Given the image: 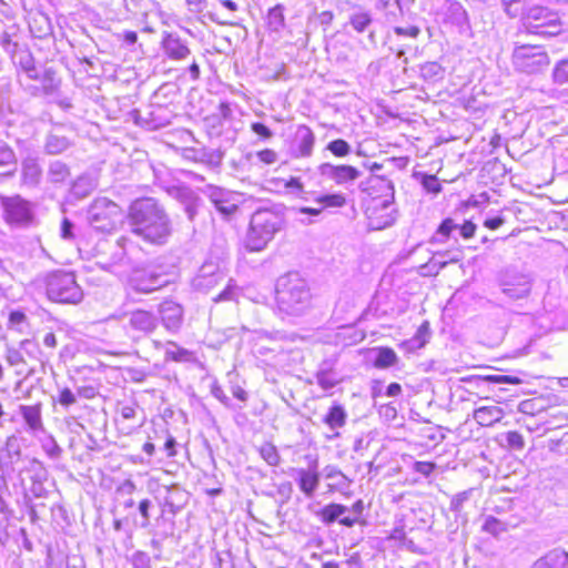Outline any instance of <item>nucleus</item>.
<instances>
[{"instance_id": "1", "label": "nucleus", "mask_w": 568, "mask_h": 568, "mask_svg": "<svg viewBox=\"0 0 568 568\" xmlns=\"http://www.w3.org/2000/svg\"><path fill=\"white\" fill-rule=\"evenodd\" d=\"M275 298L281 313L300 316L310 307L312 294L300 273L288 272L277 278Z\"/></svg>"}, {"instance_id": "2", "label": "nucleus", "mask_w": 568, "mask_h": 568, "mask_svg": "<svg viewBox=\"0 0 568 568\" xmlns=\"http://www.w3.org/2000/svg\"><path fill=\"white\" fill-rule=\"evenodd\" d=\"M47 297L58 304H79L84 296L74 272L57 270L44 278Z\"/></svg>"}, {"instance_id": "3", "label": "nucleus", "mask_w": 568, "mask_h": 568, "mask_svg": "<svg viewBox=\"0 0 568 568\" xmlns=\"http://www.w3.org/2000/svg\"><path fill=\"white\" fill-rule=\"evenodd\" d=\"M524 12L519 14L523 27L530 34L554 37L561 32L562 23L558 12L531 1L524 6Z\"/></svg>"}, {"instance_id": "4", "label": "nucleus", "mask_w": 568, "mask_h": 568, "mask_svg": "<svg viewBox=\"0 0 568 568\" xmlns=\"http://www.w3.org/2000/svg\"><path fill=\"white\" fill-rule=\"evenodd\" d=\"M281 219L270 210L256 209L251 215V252L263 250L278 230Z\"/></svg>"}, {"instance_id": "5", "label": "nucleus", "mask_w": 568, "mask_h": 568, "mask_svg": "<svg viewBox=\"0 0 568 568\" xmlns=\"http://www.w3.org/2000/svg\"><path fill=\"white\" fill-rule=\"evenodd\" d=\"M513 63L517 71L534 74L546 69L550 59L540 45L516 44L513 51Z\"/></svg>"}, {"instance_id": "6", "label": "nucleus", "mask_w": 568, "mask_h": 568, "mask_svg": "<svg viewBox=\"0 0 568 568\" xmlns=\"http://www.w3.org/2000/svg\"><path fill=\"white\" fill-rule=\"evenodd\" d=\"M121 215V207L113 201L102 199L95 201L90 210V220L95 229L102 232L112 231Z\"/></svg>"}, {"instance_id": "7", "label": "nucleus", "mask_w": 568, "mask_h": 568, "mask_svg": "<svg viewBox=\"0 0 568 568\" xmlns=\"http://www.w3.org/2000/svg\"><path fill=\"white\" fill-rule=\"evenodd\" d=\"M158 207L159 203L150 197L138 199L130 205L128 217L134 234L140 236L142 229L154 221Z\"/></svg>"}, {"instance_id": "8", "label": "nucleus", "mask_w": 568, "mask_h": 568, "mask_svg": "<svg viewBox=\"0 0 568 568\" xmlns=\"http://www.w3.org/2000/svg\"><path fill=\"white\" fill-rule=\"evenodd\" d=\"M158 207L159 203L150 197L138 199L130 205L128 217L134 234L140 236L142 229L154 221Z\"/></svg>"}, {"instance_id": "9", "label": "nucleus", "mask_w": 568, "mask_h": 568, "mask_svg": "<svg viewBox=\"0 0 568 568\" xmlns=\"http://www.w3.org/2000/svg\"><path fill=\"white\" fill-rule=\"evenodd\" d=\"M501 293L509 300H521L531 291L530 277L515 270H506L499 277Z\"/></svg>"}, {"instance_id": "10", "label": "nucleus", "mask_w": 568, "mask_h": 568, "mask_svg": "<svg viewBox=\"0 0 568 568\" xmlns=\"http://www.w3.org/2000/svg\"><path fill=\"white\" fill-rule=\"evenodd\" d=\"M1 205L3 207V217L8 224L23 225L31 222L30 204L20 195L2 197Z\"/></svg>"}, {"instance_id": "11", "label": "nucleus", "mask_w": 568, "mask_h": 568, "mask_svg": "<svg viewBox=\"0 0 568 568\" xmlns=\"http://www.w3.org/2000/svg\"><path fill=\"white\" fill-rule=\"evenodd\" d=\"M278 343L271 338L267 334L260 331L251 329V353L255 356H264L263 363L270 366H276L278 364Z\"/></svg>"}, {"instance_id": "12", "label": "nucleus", "mask_w": 568, "mask_h": 568, "mask_svg": "<svg viewBox=\"0 0 568 568\" xmlns=\"http://www.w3.org/2000/svg\"><path fill=\"white\" fill-rule=\"evenodd\" d=\"M129 286L132 291L149 294L164 286L161 274L152 267H139L133 270L129 277Z\"/></svg>"}, {"instance_id": "13", "label": "nucleus", "mask_w": 568, "mask_h": 568, "mask_svg": "<svg viewBox=\"0 0 568 568\" xmlns=\"http://www.w3.org/2000/svg\"><path fill=\"white\" fill-rule=\"evenodd\" d=\"M153 219L154 221L151 224L145 225L144 229H142V234L140 236L152 244H163L171 235V226L168 215L160 205L153 215Z\"/></svg>"}, {"instance_id": "14", "label": "nucleus", "mask_w": 568, "mask_h": 568, "mask_svg": "<svg viewBox=\"0 0 568 568\" xmlns=\"http://www.w3.org/2000/svg\"><path fill=\"white\" fill-rule=\"evenodd\" d=\"M443 23L445 27L456 29L459 33L470 30L469 18L460 2L455 0L446 1L443 11Z\"/></svg>"}, {"instance_id": "15", "label": "nucleus", "mask_w": 568, "mask_h": 568, "mask_svg": "<svg viewBox=\"0 0 568 568\" xmlns=\"http://www.w3.org/2000/svg\"><path fill=\"white\" fill-rule=\"evenodd\" d=\"M317 170L321 176L334 181L337 185H346L361 176V171L355 166L346 164L334 165L325 162L322 163Z\"/></svg>"}, {"instance_id": "16", "label": "nucleus", "mask_w": 568, "mask_h": 568, "mask_svg": "<svg viewBox=\"0 0 568 568\" xmlns=\"http://www.w3.org/2000/svg\"><path fill=\"white\" fill-rule=\"evenodd\" d=\"M348 24L356 33L367 32V40L369 44L376 45L377 39L374 30V19L369 11L361 8L354 10L348 18Z\"/></svg>"}, {"instance_id": "17", "label": "nucleus", "mask_w": 568, "mask_h": 568, "mask_svg": "<svg viewBox=\"0 0 568 568\" xmlns=\"http://www.w3.org/2000/svg\"><path fill=\"white\" fill-rule=\"evenodd\" d=\"M23 353L11 351L7 355V361L11 366L26 365L28 362H40L42 353L37 342L32 339H23L20 343Z\"/></svg>"}, {"instance_id": "18", "label": "nucleus", "mask_w": 568, "mask_h": 568, "mask_svg": "<svg viewBox=\"0 0 568 568\" xmlns=\"http://www.w3.org/2000/svg\"><path fill=\"white\" fill-rule=\"evenodd\" d=\"M292 476L296 480L301 491L306 497H313L318 485L320 474L317 471V463L315 462L313 467L308 469L304 468H292Z\"/></svg>"}, {"instance_id": "19", "label": "nucleus", "mask_w": 568, "mask_h": 568, "mask_svg": "<svg viewBox=\"0 0 568 568\" xmlns=\"http://www.w3.org/2000/svg\"><path fill=\"white\" fill-rule=\"evenodd\" d=\"M160 318L169 331H175L181 327L183 322V310L181 305L173 301H164L160 305Z\"/></svg>"}, {"instance_id": "20", "label": "nucleus", "mask_w": 568, "mask_h": 568, "mask_svg": "<svg viewBox=\"0 0 568 568\" xmlns=\"http://www.w3.org/2000/svg\"><path fill=\"white\" fill-rule=\"evenodd\" d=\"M161 45L166 57L171 60H184L191 53L189 47L182 41V39L173 33H165Z\"/></svg>"}, {"instance_id": "21", "label": "nucleus", "mask_w": 568, "mask_h": 568, "mask_svg": "<svg viewBox=\"0 0 568 568\" xmlns=\"http://www.w3.org/2000/svg\"><path fill=\"white\" fill-rule=\"evenodd\" d=\"M315 143V135L313 131L306 125H300L296 131L295 138V156L308 158L313 152Z\"/></svg>"}, {"instance_id": "22", "label": "nucleus", "mask_w": 568, "mask_h": 568, "mask_svg": "<svg viewBox=\"0 0 568 568\" xmlns=\"http://www.w3.org/2000/svg\"><path fill=\"white\" fill-rule=\"evenodd\" d=\"M347 413L341 404H333L327 413L323 417V423L334 432L333 435L327 436L328 439H334L339 436L337 429L342 428L346 424Z\"/></svg>"}, {"instance_id": "23", "label": "nucleus", "mask_w": 568, "mask_h": 568, "mask_svg": "<svg viewBox=\"0 0 568 568\" xmlns=\"http://www.w3.org/2000/svg\"><path fill=\"white\" fill-rule=\"evenodd\" d=\"M462 253L460 251L456 252H444V253H436L434 256L422 266V270H428L426 274H430L434 272V274H437L440 270H443L448 263H457L462 260Z\"/></svg>"}, {"instance_id": "24", "label": "nucleus", "mask_w": 568, "mask_h": 568, "mask_svg": "<svg viewBox=\"0 0 568 568\" xmlns=\"http://www.w3.org/2000/svg\"><path fill=\"white\" fill-rule=\"evenodd\" d=\"M531 568H568V554L562 550H551L535 561Z\"/></svg>"}, {"instance_id": "25", "label": "nucleus", "mask_w": 568, "mask_h": 568, "mask_svg": "<svg viewBox=\"0 0 568 568\" xmlns=\"http://www.w3.org/2000/svg\"><path fill=\"white\" fill-rule=\"evenodd\" d=\"M130 325L136 331L151 332L155 328V318L149 311L136 310L130 315Z\"/></svg>"}, {"instance_id": "26", "label": "nucleus", "mask_w": 568, "mask_h": 568, "mask_svg": "<svg viewBox=\"0 0 568 568\" xmlns=\"http://www.w3.org/2000/svg\"><path fill=\"white\" fill-rule=\"evenodd\" d=\"M473 417L480 426H491L501 419L503 410L497 406H483L474 410Z\"/></svg>"}, {"instance_id": "27", "label": "nucleus", "mask_w": 568, "mask_h": 568, "mask_svg": "<svg viewBox=\"0 0 568 568\" xmlns=\"http://www.w3.org/2000/svg\"><path fill=\"white\" fill-rule=\"evenodd\" d=\"M458 224L450 217H447L442 221L438 225L437 231L430 239V243H445L449 239H455V234L457 233Z\"/></svg>"}, {"instance_id": "28", "label": "nucleus", "mask_w": 568, "mask_h": 568, "mask_svg": "<svg viewBox=\"0 0 568 568\" xmlns=\"http://www.w3.org/2000/svg\"><path fill=\"white\" fill-rule=\"evenodd\" d=\"M348 511V507L342 504L331 503L324 506L317 516L325 525H332L335 521L339 523L341 516Z\"/></svg>"}, {"instance_id": "29", "label": "nucleus", "mask_w": 568, "mask_h": 568, "mask_svg": "<svg viewBox=\"0 0 568 568\" xmlns=\"http://www.w3.org/2000/svg\"><path fill=\"white\" fill-rule=\"evenodd\" d=\"M375 352V358L373 364L376 368H388L396 365L398 357L394 349L389 347H378L373 349Z\"/></svg>"}, {"instance_id": "30", "label": "nucleus", "mask_w": 568, "mask_h": 568, "mask_svg": "<svg viewBox=\"0 0 568 568\" xmlns=\"http://www.w3.org/2000/svg\"><path fill=\"white\" fill-rule=\"evenodd\" d=\"M21 415L26 423L32 428L38 429L42 426L41 422V404L24 405L20 407Z\"/></svg>"}, {"instance_id": "31", "label": "nucleus", "mask_w": 568, "mask_h": 568, "mask_svg": "<svg viewBox=\"0 0 568 568\" xmlns=\"http://www.w3.org/2000/svg\"><path fill=\"white\" fill-rule=\"evenodd\" d=\"M376 8L384 12L387 21H395L403 13L400 0H376Z\"/></svg>"}, {"instance_id": "32", "label": "nucleus", "mask_w": 568, "mask_h": 568, "mask_svg": "<svg viewBox=\"0 0 568 568\" xmlns=\"http://www.w3.org/2000/svg\"><path fill=\"white\" fill-rule=\"evenodd\" d=\"M420 77L425 81L436 82L444 78L445 69L436 61H428L420 65Z\"/></svg>"}, {"instance_id": "33", "label": "nucleus", "mask_w": 568, "mask_h": 568, "mask_svg": "<svg viewBox=\"0 0 568 568\" xmlns=\"http://www.w3.org/2000/svg\"><path fill=\"white\" fill-rule=\"evenodd\" d=\"M346 197L342 193L322 194L315 199V203L322 209H339L346 205Z\"/></svg>"}, {"instance_id": "34", "label": "nucleus", "mask_w": 568, "mask_h": 568, "mask_svg": "<svg viewBox=\"0 0 568 568\" xmlns=\"http://www.w3.org/2000/svg\"><path fill=\"white\" fill-rule=\"evenodd\" d=\"M316 382L323 389L328 390L339 383V378L332 368L321 367L316 373Z\"/></svg>"}, {"instance_id": "35", "label": "nucleus", "mask_w": 568, "mask_h": 568, "mask_svg": "<svg viewBox=\"0 0 568 568\" xmlns=\"http://www.w3.org/2000/svg\"><path fill=\"white\" fill-rule=\"evenodd\" d=\"M429 334H430L429 324H428V322H424L418 327L414 337L412 339L405 342L404 344L407 345L409 349L422 348L427 343V338H428Z\"/></svg>"}, {"instance_id": "36", "label": "nucleus", "mask_w": 568, "mask_h": 568, "mask_svg": "<svg viewBox=\"0 0 568 568\" xmlns=\"http://www.w3.org/2000/svg\"><path fill=\"white\" fill-rule=\"evenodd\" d=\"M284 6L276 4L272 9L268 10V24L272 30L280 31L284 28L285 18H284Z\"/></svg>"}, {"instance_id": "37", "label": "nucleus", "mask_w": 568, "mask_h": 568, "mask_svg": "<svg viewBox=\"0 0 568 568\" xmlns=\"http://www.w3.org/2000/svg\"><path fill=\"white\" fill-rule=\"evenodd\" d=\"M483 530L494 537H499L507 530V525L494 516H488L483 524Z\"/></svg>"}, {"instance_id": "38", "label": "nucleus", "mask_w": 568, "mask_h": 568, "mask_svg": "<svg viewBox=\"0 0 568 568\" xmlns=\"http://www.w3.org/2000/svg\"><path fill=\"white\" fill-rule=\"evenodd\" d=\"M504 12L509 18H517L524 12V6L528 4L530 0H500Z\"/></svg>"}, {"instance_id": "39", "label": "nucleus", "mask_w": 568, "mask_h": 568, "mask_svg": "<svg viewBox=\"0 0 568 568\" xmlns=\"http://www.w3.org/2000/svg\"><path fill=\"white\" fill-rule=\"evenodd\" d=\"M326 150H328L333 155L337 158H344L352 152V146L347 141L343 139H336L326 145Z\"/></svg>"}, {"instance_id": "40", "label": "nucleus", "mask_w": 568, "mask_h": 568, "mask_svg": "<svg viewBox=\"0 0 568 568\" xmlns=\"http://www.w3.org/2000/svg\"><path fill=\"white\" fill-rule=\"evenodd\" d=\"M258 453L261 458L271 466H275L280 462V455L276 447L270 443H264L262 446H260Z\"/></svg>"}, {"instance_id": "41", "label": "nucleus", "mask_w": 568, "mask_h": 568, "mask_svg": "<svg viewBox=\"0 0 568 568\" xmlns=\"http://www.w3.org/2000/svg\"><path fill=\"white\" fill-rule=\"evenodd\" d=\"M324 475L327 479L333 480L337 487H345L349 484V479L335 466H326Z\"/></svg>"}, {"instance_id": "42", "label": "nucleus", "mask_w": 568, "mask_h": 568, "mask_svg": "<svg viewBox=\"0 0 568 568\" xmlns=\"http://www.w3.org/2000/svg\"><path fill=\"white\" fill-rule=\"evenodd\" d=\"M473 491V489H467L456 494L450 500L449 509L456 515H460L464 509V504L470 499Z\"/></svg>"}, {"instance_id": "43", "label": "nucleus", "mask_w": 568, "mask_h": 568, "mask_svg": "<svg viewBox=\"0 0 568 568\" xmlns=\"http://www.w3.org/2000/svg\"><path fill=\"white\" fill-rule=\"evenodd\" d=\"M552 79L557 84H568V58L556 63L552 71Z\"/></svg>"}, {"instance_id": "44", "label": "nucleus", "mask_w": 568, "mask_h": 568, "mask_svg": "<svg viewBox=\"0 0 568 568\" xmlns=\"http://www.w3.org/2000/svg\"><path fill=\"white\" fill-rule=\"evenodd\" d=\"M420 184L427 193L436 195L442 192V185L436 175L420 173Z\"/></svg>"}, {"instance_id": "45", "label": "nucleus", "mask_w": 568, "mask_h": 568, "mask_svg": "<svg viewBox=\"0 0 568 568\" xmlns=\"http://www.w3.org/2000/svg\"><path fill=\"white\" fill-rule=\"evenodd\" d=\"M396 217L392 212H386L385 215H381L379 217H369L368 226L372 230H383L395 223Z\"/></svg>"}, {"instance_id": "46", "label": "nucleus", "mask_w": 568, "mask_h": 568, "mask_svg": "<svg viewBox=\"0 0 568 568\" xmlns=\"http://www.w3.org/2000/svg\"><path fill=\"white\" fill-rule=\"evenodd\" d=\"M506 445L510 449L521 450L525 447V440L521 434L515 430L507 432L505 435Z\"/></svg>"}, {"instance_id": "47", "label": "nucleus", "mask_w": 568, "mask_h": 568, "mask_svg": "<svg viewBox=\"0 0 568 568\" xmlns=\"http://www.w3.org/2000/svg\"><path fill=\"white\" fill-rule=\"evenodd\" d=\"M484 381L491 384H521V379L513 375H488L483 378Z\"/></svg>"}, {"instance_id": "48", "label": "nucleus", "mask_w": 568, "mask_h": 568, "mask_svg": "<svg viewBox=\"0 0 568 568\" xmlns=\"http://www.w3.org/2000/svg\"><path fill=\"white\" fill-rule=\"evenodd\" d=\"M227 9L230 12H235L237 10V6L235 2L231 1V0H225V1H221L219 3V7L215 8V11L214 13L212 14V17L217 20L219 22L221 23H227L229 20L227 19H224L223 17L220 16V11L221 9Z\"/></svg>"}, {"instance_id": "49", "label": "nucleus", "mask_w": 568, "mask_h": 568, "mask_svg": "<svg viewBox=\"0 0 568 568\" xmlns=\"http://www.w3.org/2000/svg\"><path fill=\"white\" fill-rule=\"evenodd\" d=\"M58 402L63 407H69V406L73 405L77 402V398H75V395L72 393V390L70 388L64 387V388H62L59 392Z\"/></svg>"}, {"instance_id": "50", "label": "nucleus", "mask_w": 568, "mask_h": 568, "mask_svg": "<svg viewBox=\"0 0 568 568\" xmlns=\"http://www.w3.org/2000/svg\"><path fill=\"white\" fill-rule=\"evenodd\" d=\"M477 226L471 221H465L463 224H458L457 233L464 239H470L474 236Z\"/></svg>"}, {"instance_id": "51", "label": "nucleus", "mask_w": 568, "mask_h": 568, "mask_svg": "<svg viewBox=\"0 0 568 568\" xmlns=\"http://www.w3.org/2000/svg\"><path fill=\"white\" fill-rule=\"evenodd\" d=\"M436 468V465L430 462H415L414 470L424 476H429Z\"/></svg>"}, {"instance_id": "52", "label": "nucleus", "mask_w": 568, "mask_h": 568, "mask_svg": "<svg viewBox=\"0 0 568 568\" xmlns=\"http://www.w3.org/2000/svg\"><path fill=\"white\" fill-rule=\"evenodd\" d=\"M394 32L397 36H405L410 38H417L420 33V29L417 26H409V27H395Z\"/></svg>"}, {"instance_id": "53", "label": "nucleus", "mask_w": 568, "mask_h": 568, "mask_svg": "<svg viewBox=\"0 0 568 568\" xmlns=\"http://www.w3.org/2000/svg\"><path fill=\"white\" fill-rule=\"evenodd\" d=\"M284 187L286 189H293L296 191V195L306 200L303 194L306 192L303 189V184L301 183L300 179L297 178H291L288 181H284Z\"/></svg>"}, {"instance_id": "54", "label": "nucleus", "mask_w": 568, "mask_h": 568, "mask_svg": "<svg viewBox=\"0 0 568 568\" xmlns=\"http://www.w3.org/2000/svg\"><path fill=\"white\" fill-rule=\"evenodd\" d=\"M14 164V154L11 149L0 148V166Z\"/></svg>"}, {"instance_id": "55", "label": "nucleus", "mask_w": 568, "mask_h": 568, "mask_svg": "<svg viewBox=\"0 0 568 568\" xmlns=\"http://www.w3.org/2000/svg\"><path fill=\"white\" fill-rule=\"evenodd\" d=\"M251 130L257 135H260L262 139H270L273 135L272 131L266 125L260 122L252 123Z\"/></svg>"}, {"instance_id": "56", "label": "nucleus", "mask_w": 568, "mask_h": 568, "mask_svg": "<svg viewBox=\"0 0 568 568\" xmlns=\"http://www.w3.org/2000/svg\"><path fill=\"white\" fill-rule=\"evenodd\" d=\"M151 507V501L149 499H143L139 503V511L143 517L142 526L146 527L149 525L150 514L149 509Z\"/></svg>"}, {"instance_id": "57", "label": "nucleus", "mask_w": 568, "mask_h": 568, "mask_svg": "<svg viewBox=\"0 0 568 568\" xmlns=\"http://www.w3.org/2000/svg\"><path fill=\"white\" fill-rule=\"evenodd\" d=\"M339 524L345 527L351 528V527L355 526L356 524L365 526V525H367V521L365 519H359V517H356V516L351 517V516L343 515L339 518Z\"/></svg>"}, {"instance_id": "58", "label": "nucleus", "mask_w": 568, "mask_h": 568, "mask_svg": "<svg viewBox=\"0 0 568 568\" xmlns=\"http://www.w3.org/2000/svg\"><path fill=\"white\" fill-rule=\"evenodd\" d=\"M257 156L262 162L266 164H272L277 160V154L270 149L257 152Z\"/></svg>"}, {"instance_id": "59", "label": "nucleus", "mask_w": 568, "mask_h": 568, "mask_svg": "<svg viewBox=\"0 0 568 568\" xmlns=\"http://www.w3.org/2000/svg\"><path fill=\"white\" fill-rule=\"evenodd\" d=\"M189 355H190V353L185 348H182V347H179L176 351L166 353L168 358H170L174 362L184 361L189 357Z\"/></svg>"}, {"instance_id": "60", "label": "nucleus", "mask_w": 568, "mask_h": 568, "mask_svg": "<svg viewBox=\"0 0 568 568\" xmlns=\"http://www.w3.org/2000/svg\"><path fill=\"white\" fill-rule=\"evenodd\" d=\"M505 223V219L500 215L488 217L484 221V226L489 230H497Z\"/></svg>"}, {"instance_id": "61", "label": "nucleus", "mask_w": 568, "mask_h": 568, "mask_svg": "<svg viewBox=\"0 0 568 568\" xmlns=\"http://www.w3.org/2000/svg\"><path fill=\"white\" fill-rule=\"evenodd\" d=\"M72 223L68 219H63L61 222V237L64 240L73 239Z\"/></svg>"}, {"instance_id": "62", "label": "nucleus", "mask_w": 568, "mask_h": 568, "mask_svg": "<svg viewBox=\"0 0 568 568\" xmlns=\"http://www.w3.org/2000/svg\"><path fill=\"white\" fill-rule=\"evenodd\" d=\"M26 314L22 311H12L9 314V323L12 325L21 324L26 321Z\"/></svg>"}, {"instance_id": "63", "label": "nucleus", "mask_w": 568, "mask_h": 568, "mask_svg": "<svg viewBox=\"0 0 568 568\" xmlns=\"http://www.w3.org/2000/svg\"><path fill=\"white\" fill-rule=\"evenodd\" d=\"M175 446H176V442H175L174 437L171 435L168 436L165 444H164V448H165L166 455L169 457H174L176 455Z\"/></svg>"}, {"instance_id": "64", "label": "nucleus", "mask_w": 568, "mask_h": 568, "mask_svg": "<svg viewBox=\"0 0 568 568\" xmlns=\"http://www.w3.org/2000/svg\"><path fill=\"white\" fill-rule=\"evenodd\" d=\"M364 509H365V505L362 499L356 500L352 505V507L348 508V510L352 511L354 516L359 517V519H363Z\"/></svg>"}]
</instances>
